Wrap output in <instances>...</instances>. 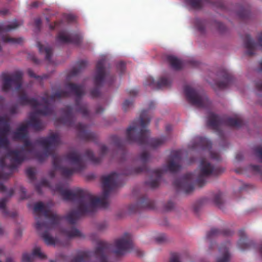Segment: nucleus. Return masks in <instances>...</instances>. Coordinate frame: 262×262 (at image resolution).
Wrapping results in <instances>:
<instances>
[{
	"mask_svg": "<svg viewBox=\"0 0 262 262\" xmlns=\"http://www.w3.org/2000/svg\"><path fill=\"white\" fill-rule=\"evenodd\" d=\"M214 25L216 28L221 32H224L226 30V26L222 23L215 21L214 22Z\"/></svg>",
	"mask_w": 262,
	"mask_h": 262,
	"instance_id": "09e8293b",
	"label": "nucleus"
},
{
	"mask_svg": "<svg viewBox=\"0 0 262 262\" xmlns=\"http://www.w3.org/2000/svg\"><path fill=\"white\" fill-rule=\"evenodd\" d=\"M27 73L30 77L35 78L40 81H41L44 79H47L49 77L48 75L47 74H43L42 76H37L34 73L33 71L31 69H28Z\"/></svg>",
	"mask_w": 262,
	"mask_h": 262,
	"instance_id": "a18cd8bd",
	"label": "nucleus"
},
{
	"mask_svg": "<svg viewBox=\"0 0 262 262\" xmlns=\"http://www.w3.org/2000/svg\"><path fill=\"white\" fill-rule=\"evenodd\" d=\"M239 236L240 238L237 243L238 248L242 250L247 249L250 244L246 242V235L244 230L239 231Z\"/></svg>",
	"mask_w": 262,
	"mask_h": 262,
	"instance_id": "473e14b6",
	"label": "nucleus"
},
{
	"mask_svg": "<svg viewBox=\"0 0 262 262\" xmlns=\"http://www.w3.org/2000/svg\"><path fill=\"white\" fill-rule=\"evenodd\" d=\"M128 94L130 96H135L138 94V92L136 90H131L128 91Z\"/></svg>",
	"mask_w": 262,
	"mask_h": 262,
	"instance_id": "0e129e2a",
	"label": "nucleus"
},
{
	"mask_svg": "<svg viewBox=\"0 0 262 262\" xmlns=\"http://www.w3.org/2000/svg\"><path fill=\"white\" fill-rule=\"evenodd\" d=\"M63 116L59 119L60 121L65 125L75 128L78 133V137L85 141H93L96 138L95 133L89 132L87 126L82 123L75 124V119L72 106L68 105L62 109Z\"/></svg>",
	"mask_w": 262,
	"mask_h": 262,
	"instance_id": "6e6552de",
	"label": "nucleus"
},
{
	"mask_svg": "<svg viewBox=\"0 0 262 262\" xmlns=\"http://www.w3.org/2000/svg\"><path fill=\"white\" fill-rule=\"evenodd\" d=\"M184 91L187 101L198 108H208L210 102L207 96L189 85L185 86Z\"/></svg>",
	"mask_w": 262,
	"mask_h": 262,
	"instance_id": "9b49d317",
	"label": "nucleus"
},
{
	"mask_svg": "<svg viewBox=\"0 0 262 262\" xmlns=\"http://www.w3.org/2000/svg\"><path fill=\"white\" fill-rule=\"evenodd\" d=\"M219 250L222 253V255L217 258L216 262H229L230 254L229 253L228 248L227 247H221Z\"/></svg>",
	"mask_w": 262,
	"mask_h": 262,
	"instance_id": "72a5a7b5",
	"label": "nucleus"
},
{
	"mask_svg": "<svg viewBox=\"0 0 262 262\" xmlns=\"http://www.w3.org/2000/svg\"><path fill=\"white\" fill-rule=\"evenodd\" d=\"M167 60L171 67L174 70H179L183 67L182 62L173 56H168L167 57Z\"/></svg>",
	"mask_w": 262,
	"mask_h": 262,
	"instance_id": "7c9ffc66",
	"label": "nucleus"
},
{
	"mask_svg": "<svg viewBox=\"0 0 262 262\" xmlns=\"http://www.w3.org/2000/svg\"><path fill=\"white\" fill-rule=\"evenodd\" d=\"M34 257H37L40 259H43L47 258V256L41 251V249L39 247L34 248L32 254L28 253H24L22 257L23 262H32Z\"/></svg>",
	"mask_w": 262,
	"mask_h": 262,
	"instance_id": "393cba45",
	"label": "nucleus"
},
{
	"mask_svg": "<svg viewBox=\"0 0 262 262\" xmlns=\"http://www.w3.org/2000/svg\"><path fill=\"white\" fill-rule=\"evenodd\" d=\"M59 135L51 133L47 138H42L37 140L45 149L43 154L38 153L36 157L38 161L42 162L49 156L52 157L53 168L59 169L62 177L70 178L75 172H80L84 168V162L82 155L76 150L71 151L64 156L61 157L54 152L55 148L60 144Z\"/></svg>",
	"mask_w": 262,
	"mask_h": 262,
	"instance_id": "f03ea898",
	"label": "nucleus"
},
{
	"mask_svg": "<svg viewBox=\"0 0 262 262\" xmlns=\"http://www.w3.org/2000/svg\"><path fill=\"white\" fill-rule=\"evenodd\" d=\"M69 96L70 93L63 90H58L50 96L49 95L48 91L45 92L43 96L41 98V101L45 104L44 107L42 109L36 110L35 112L31 113L30 116V120L26 124L28 125V127L31 126L36 131L42 129L43 125L37 118V115L47 116L52 114L53 110L51 106V102H54L56 99L68 97Z\"/></svg>",
	"mask_w": 262,
	"mask_h": 262,
	"instance_id": "0eeeda50",
	"label": "nucleus"
},
{
	"mask_svg": "<svg viewBox=\"0 0 262 262\" xmlns=\"http://www.w3.org/2000/svg\"><path fill=\"white\" fill-rule=\"evenodd\" d=\"M255 156L259 159L262 163V145L258 146L254 148Z\"/></svg>",
	"mask_w": 262,
	"mask_h": 262,
	"instance_id": "de8ad7c7",
	"label": "nucleus"
},
{
	"mask_svg": "<svg viewBox=\"0 0 262 262\" xmlns=\"http://www.w3.org/2000/svg\"><path fill=\"white\" fill-rule=\"evenodd\" d=\"M9 121L4 117L0 118V148L7 151V153L0 157V179L6 180L12 174L16 168L17 164H21L29 156L24 148L20 150H11L9 148L10 142L8 136L10 132ZM0 190L7 191V188L0 182Z\"/></svg>",
	"mask_w": 262,
	"mask_h": 262,
	"instance_id": "7ed1b4c3",
	"label": "nucleus"
},
{
	"mask_svg": "<svg viewBox=\"0 0 262 262\" xmlns=\"http://www.w3.org/2000/svg\"><path fill=\"white\" fill-rule=\"evenodd\" d=\"M255 87L258 91V103L262 105V80H259L255 82Z\"/></svg>",
	"mask_w": 262,
	"mask_h": 262,
	"instance_id": "37998d69",
	"label": "nucleus"
},
{
	"mask_svg": "<svg viewBox=\"0 0 262 262\" xmlns=\"http://www.w3.org/2000/svg\"><path fill=\"white\" fill-rule=\"evenodd\" d=\"M28 125L22 124L20 125L13 134V139L15 140H22L26 138L27 136Z\"/></svg>",
	"mask_w": 262,
	"mask_h": 262,
	"instance_id": "c85d7f7f",
	"label": "nucleus"
},
{
	"mask_svg": "<svg viewBox=\"0 0 262 262\" xmlns=\"http://www.w3.org/2000/svg\"><path fill=\"white\" fill-rule=\"evenodd\" d=\"M137 206L142 208L154 209L155 203L153 201L148 200L146 195H143L138 200L137 205H131L129 207V209L131 212H136L138 210Z\"/></svg>",
	"mask_w": 262,
	"mask_h": 262,
	"instance_id": "412c9836",
	"label": "nucleus"
},
{
	"mask_svg": "<svg viewBox=\"0 0 262 262\" xmlns=\"http://www.w3.org/2000/svg\"><path fill=\"white\" fill-rule=\"evenodd\" d=\"M108 151V148L105 145H102L100 146V156L96 157L93 152L90 149H87L85 152V156L90 160L92 163L94 164H99L102 160V157L105 155Z\"/></svg>",
	"mask_w": 262,
	"mask_h": 262,
	"instance_id": "b1692460",
	"label": "nucleus"
},
{
	"mask_svg": "<svg viewBox=\"0 0 262 262\" xmlns=\"http://www.w3.org/2000/svg\"><path fill=\"white\" fill-rule=\"evenodd\" d=\"M133 102L132 100H125L123 103V109L124 111H126L130 107L133 105Z\"/></svg>",
	"mask_w": 262,
	"mask_h": 262,
	"instance_id": "8fccbe9b",
	"label": "nucleus"
},
{
	"mask_svg": "<svg viewBox=\"0 0 262 262\" xmlns=\"http://www.w3.org/2000/svg\"><path fill=\"white\" fill-rule=\"evenodd\" d=\"M17 102L21 105H30L34 108L40 105L37 99L33 98H29L26 93L24 91L19 92Z\"/></svg>",
	"mask_w": 262,
	"mask_h": 262,
	"instance_id": "4be33fe9",
	"label": "nucleus"
},
{
	"mask_svg": "<svg viewBox=\"0 0 262 262\" xmlns=\"http://www.w3.org/2000/svg\"><path fill=\"white\" fill-rule=\"evenodd\" d=\"M244 159V155L241 152H238L236 154L235 159L237 161H241Z\"/></svg>",
	"mask_w": 262,
	"mask_h": 262,
	"instance_id": "680f3d73",
	"label": "nucleus"
},
{
	"mask_svg": "<svg viewBox=\"0 0 262 262\" xmlns=\"http://www.w3.org/2000/svg\"><path fill=\"white\" fill-rule=\"evenodd\" d=\"M105 59L102 58L100 59L96 64L94 82L97 88L93 89L91 91V95L93 98L99 96L100 91L98 88L101 87L105 82L108 85H111L115 80V77L107 73L105 71Z\"/></svg>",
	"mask_w": 262,
	"mask_h": 262,
	"instance_id": "9d476101",
	"label": "nucleus"
},
{
	"mask_svg": "<svg viewBox=\"0 0 262 262\" xmlns=\"http://www.w3.org/2000/svg\"><path fill=\"white\" fill-rule=\"evenodd\" d=\"M82 37L79 34H67L64 32H60L57 36L56 40L60 43H71L79 45L82 41Z\"/></svg>",
	"mask_w": 262,
	"mask_h": 262,
	"instance_id": "6ab92c4d",
	"label": "nucleus"
},
{
	"mask_svg": "<svg viewBox=\"0 0 262 262\" xmlns=\"http://www.w3.org/2000/svg\"><path fill=\"white\" fill-rule=\"evenodd\" d=\"M171 81L165 77L161 78L159 81L156 82L152 77H148L144 84L149 85L156 89H160L163 88H168L171 85Z\"/></svg>",
	"mask_w": 262,
	"mask_h": 262,
	"instance_id": "5701e85b",
	"label": "nucleus"
},
{
	"mask_svg": "<svg viewBox=\"0 0 262 262\" xmlns=\"http://www.w3.org/2000/svg\"><path fill=\"white\" fill-rule=\"evenodd\" d=\"M107 227V225L105 223H102L97 225V229L99 231H102L105 229Z\"/></svg>",
	"mask_w": 262,
	"mask_h": 262,
	"instance_id": "052dcab7",
	"label": "nucleus"
},
{
	"mask_svg": "<svg viewBox=\"0 0 262 262\" xmlns=\"http://www.w3.org/2000/svg\"><path fill=\"white\" fill-rule=\"evenodd\" d=\"M8 200V197H5L0 200V210H2L3 214L5 216L9 215V212L6 208V203Z\"/></svg>",
	"mask_w": 262,
	"mask_h": 262,
	"instance_id": "79ce46f5",
	"label": "nucleus"
},
{
	"mask_svg": "<svg viewBox=\"0 0 262 262\" xmlns=\"http://www.w3.org/2000/svg\"><path fill=\"white\" fill-rule=\"evenodd\" d=\"M213 201L220 208L222 209L223 206V201L222 194L220 192L217 193L214 196Z\"/></svg>",
	"mask_w": 262,
	"mask_h": 262,
	"instance_id": "c03bdc74",
	"label": "nucleus"
},
{
	"mask_svg": "<svg viewBox=\"0 0 262 262\" xmlns=\"http://www.w3.org/2000/svg\"><path fill=\"white\" fill-rule=\"evenodd\" d=\"M59 25V23L56 21L54 23V25L50 24L49 25V28L51 30H54L56 27H57Z\"/></svg>",
	"mask_w": 262,
	"mask_h": 262,
	"instance_id": "338daca9",
	"label": "nucleus"
},
{
	"mask_svg": "<svg viewBox=\"0 0 262 262\" xmlns=\"http://www.w3.org/2000/svg\"><path fill=\"white\" fill-rule=\"evenodd\" d=\"M112 143L118 148H122L123 145V141L116 135H112L110 137Z\"/></svg>",
	"mask_w": 262,
	"mask_h": 262,
	"instance_id": "a19ab883",
	"label": "nucleus"
},
{
	"mask_svg": "<svg viewBox=\"0 0 262 262\" xmlns=\"http://www.w3.org/2000/svg\"><path fill=\"white\" fill-rule=\"evenodd\" d=\"M37 47L40 53L45 52L46 59L49 62L51 61L52 55V49L49 47H45L40 42H38L37 43Z\"/></svg>",
	"mask_w": 262,
	"mask_h": 262,
	"instance_id": "f704fd0d",
	"label": "nucleus"
},
{
	"mask_svg": "<svg viewBox=\"0 0 262 262\" xmlns=\"http://www.w3.org/2000/svg\"><path fill=\"white\" fill-rule=\"evenodd\" d=\"M207 25V21L205 20L196 19L195 21V26L198 30L201 33H204Z\"/></svg>",
	"mask_w": 262,
	"mask_h": 262,
	"instance_id": "58836bf2",
	"label": "nucleus"
},
{
	"mask_svg": "<svg viewBox=\"0 0 262 262\" xmlns=\"http://www.w3.org/2000/svg\"><path fill=\"white\" fill-rule=\"evenodd\" d=\"M26 174L30 180L33 181L35 179V171L33 168H29L26 170Z\"/></svg>",
	"mask_w": 262,
	"mask_h": 262,
	"instance_id": "49530a36",
	"label": "nucleus"
},
{
	"mask_svg": "<svg viewBox=\"0 0 262 262\" xmlns=\"http://www.w3.org/2000/svg\"><path fill=\"white\" fill-rule=\"evenodd\" d=\"M91 252L80 251L71 261V262H90Z\"/></svg>",
	"mask_w": 262,
	"mask_h": 262,
	"instance_id": "c756f323",
	"label": "nucleus"
},
{
	"mask_svg": "<svg viewBox=\"0 0 262 262\" xmlns=\"http://www.w3.org/2000/svg\"><path fill=\"white\" fill-rule=\"evenodd\" d=\"M111 245L104 241L98 243L95 254L98 262H112L110 258Z\"/></svg>",
	"mask_w": 262,
	"mask_h": 262,
	"instance_id": "dca6fc26",
	"label": "nucleus"
},
{
	"mask_svg": "<svg viewBox=\"0 0 262 262\" xmlns=\"http://www.w3.org/2000/svg\"><path fill=\"white\" fill-rule=\"evenodd\" d=\"M250 168L251 170L254 172L262 174V168L260 166L256 165H250Z\"/></svg>",
	"mask_w": 262,
	"mask_h": 262,
	"instance_id": "864d4df0",
	"label": "nucleus"
},
{
	"mask_svg": "<svg viewBox=\"0 0 262 262\" xmlns=\"http://www.w3.org/2000/svg\"><path fill=\"white\" fill-rule=\"evenodd\" d=\"M243 41L244 46L247 50L246 54L249 56H252L255 54V51L258 46L262 48V32L258 35V43H256L248 34L244 37Z\"/></svg>",
	"mask_w": 262,
	"mask_h": 262,
	"instance_id": "f3484780",
	"label": "nucleus"
},
{
	"mask_svg": "<svg viewBox=\"0 0 262 262\" xmlns=\"http://www.w3.org/2000/svg\"><path fill=\"white\" fill-rule=\"evenodd\" d=\"M113 252L117 255H122L129 252L133 248V243L130 234L125 233L114 242Z\"/></svg>",
	"mask_w": 262,
	"mask_h": 262,
	"instance_id": "ddd939ff",
	"label": "nucleus"
},
{
	"mask_svg": "<svg viewBox=\"0 0 262 262\" xmlns=\"http://www.w3.org/2000/svg\"><path fill=\"white\" fill-rule=\"evenodd\" d=\"M56 169H55L54 168V169L53 170H51L49 172V176L51 178H54L55 176V170Z\"/></svg>",
	"mask_w": 262,
	"mask_h": 262,
	"instance_id": "774afa93",
	"label": "nucleus"
},
{
	"mask_svg": "<svg viewBox=\"0 0 262 262\" xmlns=\"http://www.w3.org/2000/svg\"><path fill=\"white\" fill-rule=\"evenodd\" d=\"M156 241L158 243H162L166 241V236L164 234L160 235L156 238Z\"/></svg>",
	"mask_w": 262,
	"mask_h": 262,
	"instance_id": "4d7b16f0",
	"label": "nucleus"
},
{
	"mask_svg": "<svg viewBox=\"0 0 262 262\" xmlns=\"http://www.w3.org/2000/svg\"><path fill=\"white\" fill-rule=\"evenodd\" d=\"M49 136H48V137ZM42 137H41L42 138ZM46 138H47L46 137ZM40 139V138L36 139L34 142V143H32L31 142L27 137L24 139V147L22 148H24L26 151V152L28 154H34L36 159L38 160L36 155L38 153L43 154L45 152V148L39 143L37 142V140Z\"/></svg>",
	"mask_w": 262,
	"mask_h": 262,
	"instance_id": "a211bd4d",
	"label": "nucleus"
},
{
	"mask_svg": "<svg viewBox=\"0 0 262 262\" xmlns=\"http://www.w3.org/2000/svg\"><path fill=\"white\" fill-rule=\"evenodd\" d=\"M218 76L222 78V80L216 82V84L220 89L228 87L234 81L233 76L225 69L221 70L218 74Z\"/></svg>",
	"mask_w": 262,
	"mask_h": 262,
	"instance_id": "aec40b11",
	"label": "nucleus"
},
{
	"mask_svg": "<svg viewBox=\"0 0 262 262\" xmlns=\"http://www.w3.org/2000/svg\"><path fill=\"white\" fill-rule=\"evenodd\" d=\"M223 171L222 168L214 166L206 159H202L197 176L193 173H186L181 178L174 180L173 185L177 191H182L188 194L193 191L195 184L202 187L206 183L207 178L217 176Z\"/></svg>",
	"mask_w": 262,
	"mask_h": 262,
	"instance_id": "39448f33",
	"label": "nucleus"
},
{
	"mask_svg": "<svg viewBox=\"0 0 262 262\" xmlns=\"http://www.w3.org/2000/svg\"><path fill=\"white\" fill-rule=\"evenodd\" d=\"M186 3L195 9H201L202 7V0H185Z\"/></svg>",
	"mask_w": 262,
	"mask_h": 262,
	"instance_id": "ea45409f",
	"label": "nucleus"
},
{
	"mask_svg": "<svg viewBox=\"0 0 262 262\" xmlns=\"http://www.w3.org/2000/svg\"><path fill=\"white\" fill-rule=\"evenodd\" d=\"M250 12L248 7H242L237 12L238 17L243 19H247L250 16Z\"/></svg>",
	"mask_w": 262,
	"mask_h": 262,
	"instance_id": "4c0bfd02",
	"label": "nucleus"
},
{
	"mask_svg": "<svg viewBox=\"0 0 262 262\" xmlns=\"http://www.w3.org/2000/svg\"><path fill=\"white\" fill-rule=\"evenodd\" d=\"M121 177V174L113 172L101 177L103 194L101 197H95L89 191L80 188L67 190L66 185L62 182L53 187L47 180L42 179L39 184L35 185V190L39 194L42 193V186L49 187L54 192L59 193L64 200L76 202L77 207L76 210H72L65 216H60L48 209L42 202L36 203L33 208L34 212L36 214V229L40 230L43 227L52 228L63 218L73 225L80 217L94 212L98 207L107 208L109 195L120 185Z\"/></svg>",
	"mask_w": 262,
	"mask_h": 262,
	"instance_id": "f257e3e1",
	"label": "nucleus"
},
{
	"mask_svg": "<svg viewBox=\"0 0 262 262\" xmlns=\"http://www.w3.org/2000/svg\"><path fill=\"white\" fill-rule=\"evenodd\" d=\"M151 120L148 111L143 110L138 119L135 120L126 130V140L129 142H136L140 145H148L157 148L166 140L165 137L159 138H149L150 132L146 128Z\"/></svg>",
	"mask_w": 262,
	"mask_h": 262,
	"instance_id": "423d86ee",
	"label": "nucleus"
},
{
	"mask_svg": "<svg viewBox=\"0 0 262 262\" xmlns=\"http://www.w3.org/2000/svg\"><path fill=\"white\" fill-rule=\"evenodd\" d=\"M88 65V62L86 60L79 61L76 63V66L74 67L68 74L69 77L76 76L78 74L84 70Z\"/></svg>",
	"mask_w": 262,
	"mask_h": 262,
	"instance_id": "cd10ccee",
	"label": "nucleus"
},
{
	"mask_svg": "<svg viewBox=\"0 0 262 262\" xmlns=\"http://www.w3.org/2000/svg\"><path fill=\"white\" fill-rule=\"evenodd\" d=\"M2 40L4 42L10 43L13 45L21 44L23 41V38L21 37L13 38L8 36H3Z\"/></svg>",
	"mask_w": 262,
	"mask_h": 262,
	"instance_id": "e433bc0d",
	"label": "nucleus"
},
{
	"mask_svg": "<svg viewBox=\"0 0 262 262\" xmlns=\"http://www.w3.org/2000/svg\"><path fill=\"white\" fill-rule=\"evenodd\" d=\"M103 111H104L103 108L102 106H99L96 108V114H101Z\"/></svg>",
	"mask_w": 262,
	"mask_h": 262,
	"instance_id": "69168bd1",
	"label": "nucleus"
},
{
	"mask_svg": "<svg viewBox=\"0 0 262 262\" xmlns=\"http://www.w3.org/2000/svg\"><path fill=\"white\" fill-rule=\"evenodd\" d=\"M64 17L66 20L68 22H73L75 19V16L72 14H67L66 15H65Z\"/></svg>",
	"mask_w": 262,
	"mask_h": 262,
	"instance_id": "13d9d810",
	"label": "nucleus"
},
{
	"mask_svg": "<svg viewBox=\"0 0 262 262\" xmlns=\"http://www.w3.org/2000/svg\"><path fill=\"white\" fill-rule=\"evenodd\" d=\"M181 155V151L174 150L171 151L167 164L163 169H157L150 170L145 165L149 160L150 155L147 152L143 151L140 155V160L143 163V165L141 167L134 168H127L121 174L128 176L137 174L143 172H146L150 174V180L146 182V184L151 188L154 189L159 186L162 176L164 172L169 171L174 173L180 170L182 162Z\"/></svg>",
	"mask_w": 262,
	"mask_h": 262,
	"instance_id": "20e7f679",
	"label": "nucleus"
},
{
	"mask_svg": "<svg viewBox=\"0 0 262 262\" xmlns=\"http://www.w3.org/2000/svg\"><path fill=\"white\" fill-rule=\"evenodd\" d=\"M20 197L21 200L26 199L28 198L26 194V190L25 188H24L23 186H21L20 187Z\"/></svg>",
	"mask_w": 262,
	"mask_h": 262,
	"instance_id": "6e6d98bb",
	"label": "nucleus"
},
{
	"mask_svg": "<svg viewBox=\"0 0 262 262\" xmlns=\"http://www.w3.org/2000/svg\"><path fill=\"white\" fill-rule=\"evenodd\" d=\"M21 24L15 20L11 24L6 25L4 23H0V34L15 29L19 26Z\"/></svg>",
	"mask_w": 262,
	"mask_h": 262,
	"instance_id": "2f4dec72",
	"label": "nucleus"
},
{
	"mask_svg": "<svg viewBox=\"0 0 262 262\" xmlns=\"http://www.w3.org/2000/svg\"><path fill=\"white\" fill-rule=\"evenodd\" d=\"M180 258V254L176 253H172L171 255L169 262H181Z\"/></svg>",
	"mask_w": 262,
	"mask_h": 262,
	"instance_id": "3c124183",
	"label": "nucleus"
},
{
	"mask_svg": "<svg viewBox=\"0 0 262 262\" xmlns=\"http://www.w3.org/2000/svg\"><path fill=\"white\" fill-rule=\"evenodd\" d=\"M59 224H55L52 228H45L43 227L40 230L37 231L39 232L41 237L47 245H55V239L50 235L49 231L52 229L55 228Z\"/></svg>",
	"mask_w": 262,
	"mask_h": 262,
	"instance_id": "a878e982",
	"label": "nucleus"
},
{
	"mask_svg": "<svg viewBox=\"0 0 262 262\" xmlns=\"http://www.w3.org/2000/svg\"><path fill=\"white\" fill-rule=\"evenodd\" d=\"M41 20L40 19V18H36L35 20V25L36 26V27L38 29H39L40 28V27L41 26Z\"/></svg>",
	"mask_w": 262,
	"mask_h": 262,
	"instance_id": "e2e57ef3",
	"label": "nucleus"
},
{
	"mask_svg": "<svg viewBox=\"0 0 262 262\" xmlns=\"http://www.w3.org/2000/svg\"><path fill=\"white\" fill-rule=\"evenodd\" d=\"M117 69L118 71L122 74L125 70V63L123 61H120L117 64Z\"/></svg>",
	"mask_w": 262,
	"mask_h": 262,
	"instance_id": "603ef678",
	"label": "nucleus"
},
{
	"mask_svg": "<svg viewBox=\"0 0 262 262\" xmlns=\"http://www.w3.org/2000/svg\"><path fill=\"white\" fill-rule=\"evenodd\" d=\"M23 73L18 71L13 73L11 75L4 74L3 75L2 89L4 92H8L12 87L15 86L17 91H19L22 86Z\"/></svg>",
	"mask_w": 262,
	"mask_h": 262,
	"instance_id": "4468645a",
	"label": "nucleus"
},
{
	"mask_svg": "<svg viewBox=\"0 0 262 262\" xmlns=\"http://www.w3.org/2000/svg\"><path fill=\"white\" fill-rule=\"evenodd\" d=\"M17 110H18V107L17 105H13V106H12L10 108H9V113L11 114H16L17 113Z\"/></svg>",
	"mask_w": 262,
	"mask_h": 262,
	"instance_id": "bf43d9fd",
	"label": "nucleus"
},
{
	"mask_svg": "<svg viewBox=\"0 0 262 262\" xmlns=\"http://www.w3.org/2000/svg\"><path fill=\"white\" fill-rule=\"evenodd\" d=\"M207 126L218 132L221 138H224L223 133L219 130L220 126L225 125L230 127H240L244 124V121L241 117L235 118H224L213 113H210L208 116Z\"/></svg>",
	"mask_w": 262,
	"mask_h": 262,
	"instance_id": "1a4fd4ad",
	"label": "nucleus"
},
{
	"mask_svg": "<svg viewBox=\"0 0 262 262\" xmlns=\"http://www.w3.org/2000/svg\"><path fill=\"white\" fill-rule=\"evenodd\" d=\"M191 148L194 149L200 147L202 150H208L211 159L216 161H220L221 157L218 153L214 152L210 150L211 148V142L206 138L198 137L194 139V143L190 145Z\"/></svg>",
	"mask_w": 262,
	"mask_h": 262,
	"instance_id": "2eb2a0df",
	"label": "nucleus"
},
{
	"mask_svg": "<svg viewBox=\"0 0 262 262\" xmlns=\"http://www.w3.org/2000/svg\"><path fill=\"white\" fill-rule=\"evenodd\" d=\"M64 234L69 237H76L82 236V234L79 230L74 227H71L63 230Z\"/></svg>",
	"mask_w": 262,
	"mask_h": 262,
	"instance_id": "c9c22d12",
	"label": "nucleus"
},
{
	"mask_svg": "<svg viewBox=\"0 0 262 262\" xmlns=\"http://www.w3.org/2000/svg\"><path fill=\"white\" fill-rule=\"evenodd\" d=\"M232 232L228 229L220 230L216 228H212L206 234V238L210 240L220 235L229 236Z\"/></svg>",
	"mask_w": 262,
	"mask_h": 262,
	"instance_id": "bb28decb",
	"label": "nucleus"
},
{
	"mask_svg": "<svg viewBox=\"0 0 262 262\" xmlns=\"http://www.w3.org/2000/svg\"><path fill=\"white\" fill-rule=\"evenodd\" d=\"M174 205L172 202L168 201L164 205V210L167 211H170L174 208Z\"/></svg>",
	"mask_w": 262,
	"mask_h": 262,
	"instance_id": "5fc2aeb1",
	"label": "nucleus"
},
{
	"mask_svg": "<svg viewBox=\"0 0 262 262\" xmlns=\"http://www.w3.org/2000/svg\"><path fill=\"white\" fill-rule=\"evenodd\" d=\"M66 88L70 91L71 93L76 96L75 99L76 111L81 113L84 117H88L89 111L88 109V105L81 102V97L84 93L83 86L73 83H68Z\"/></svg>",
	"mask_w": 262,
	"mask_h": 262,
	"instance_id": "f8f14e48",
	"label": "nucleus"
}]
</instances>
